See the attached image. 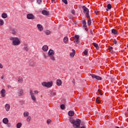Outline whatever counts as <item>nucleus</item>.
Instances as JSON below:
<instances>
[{"instance_id": "obj_24", "label": "nucleus", "mask_w": 128, "mask_h": 128, "mask_svg": "<svg viewBox=\"0 0 128 128\" xmlns=\"http://www.w3.org/2000/svg\"><path fill=\"white\" fill-rule=\"evenodd\" d=\"M64 44H68V38L67 36H65L64 38Z\"/></svg>"}, {"instance_id": "obj_29", "label": "nucleus", "mask_w": 128, "mask_h": 128, "mask_svg": "<svg viewBox=\"0 0 128 128\" xmlns=\"http://www.w3.org/2000/svg\"><path fill=\"white\" fill-rule=\"evenodd\" d=\"M48 57H50V59L52 60H53V62H54L56 60V57L52 55L51 56H48Z\"/></svg>"}, {"instance_id": "obj_55", "label": "nucleus", "mask_w": 128, "mask_h": 128, "mask_svg": "<svg viewBox=\"0 0 128 128\" xmlns=\"http://www.w3.org/2000/svg\"><path fill=\"white\" fill-rule=\"evenodd\" d=\"M52 0V2H54L55 0Z\"/></svg>"}, {"instance_id": "obj_18", "label": "nucleus", "mask_w": 128, "mask_h": 128, "mask_svg": "<svg viewBox=\"0 0 128 128\" xmlns=\"http://www.w3.org/2000/svg\"><path fill=\"white\" fill-rule=\"evenodd\" d=\"M5 108L6 112L10 111V106L8 104H6L5 105Z\"/></svg>"}, {"instance_id": "obj_23", "label": "nucleus", "mask_w": 128, "mask_h": 128, "mask_svg": "<svg viewBox=\"0 0 128 128\" xmlns=\"http://www.w3.org/2000/svg\"><path fill=\"white\" fill-rule=\"evenodd\" d=\"M68 114L69 116H74V112L72 110H70L69 111Z\"/></svg>"}, {"instance_id": "obj_45", "label": "nucleus", "mask_w": 128, "mask_h": 128, "mask_svg": "<svg viewBox=\"0 0 128 128\" xmlns=\"http://www.w3.org/2000/svg\"><path fill=\"white\" fill-rule=\"evenodd\" d=\"M90 34H94V32H93L92 30H90Z\"/></svg>"}, {"instance_id": "obj_33", "label": "nucleus", "mask_w": 128, "mask_h": 128, "mask_svg": "<svg viewBox=\"0 0 128 128\" xmlns=\"http://www.w3.org/2000/svg\"><path fill=\"white\" fill-rule=\"evenodd\" d=\"M50 30H46V36H50Z\"/></svg>"}, {"instance_id": "obj_49", "label": "nucleus", "mask_w": 128, "mask_h": 128, "mask_svg": "<svg viewBox=\"0 0 128 128\" xmlns=\"http://www.w3.org/2000/svg\"><path fill=\"white\" fill-rule=\"evenodd\" d=\"M4 68V66H2V64L0 63V68Z\"/></svg>"}, {"instance_id": "obj_5", "label": "nucleus", "mask_w": 128, "mask_h": 128, "mask_svg": "<svg viewBox=\"0 0 128 128\" xmlns=\"http://www.w3.org/2000/svg\"><path fill=\"white\" fill-rule=\"evenodd\" d=\"M82 8L84 10V14H86V17L88 19V18H90V14H88L90 11L88 10V8L86 7V6H82Z\"/></svg>"}, {"instance_id": "obj_19", "label": "nucleus", "mask_w": 128, "mask_h": 128, "mask_svg": "<svg viewBox=\"0 0 128 128\" xmlns=\"http://www.w3.org/2000/svg\"><path fill=\"white\" fill-rule=\"evenodd\" d=\"M42 14H44V16H50V12L46 10H43L42 11Z\"/></svg>"}, {"instance_id": "obj_27", "label": "nucleus", "mask_w": 128, "mask_h": 128, "mask_svg": "<svg viewBox=\"0 0 128 128\" xmlns=\"http://www.w3.org/2000/svg\"><path fill=\"white\" fill-rule=\"evenodd\" d=\"M112 32L114 34H118V30H116V29H112Z\"/></svg>"}, {"instance_id": "obj_50", "label": "nucleus", "mask_w": 128, "mask_h": 128, "mask_svg": "<svg viewBox=\"0 0 128 128\" xmlns=\"http://www.w3.org/2000/svg\"><path fill=\"white\" fill-rule=\"evenodd\" d=\"M37 2L38 4H40V2H42V0H37Z\"/></svg>"}, {"instance_id": "obj_9", "label": "nucleus", "mask_w": 128, "mask_h": 128, "mask_svg": "<svg viewBox=\"0 0 128 128\" xmlns=\"http://www.w3.org/2000/svg\"><path fill=\"white\" fill-rule=\"evenodd\" d=\"M90 76L92 78H96V80H102V77L96 76L94 74H90Z\"/></svg>"}, {"instance_id": "obj_46", "label": "nucleus", "mask_w": 128, "mask_h": 128, "mask_svg": "<svg viewBox=\"0 0 128 128\" xmlns=\"http://www.w3.org/2000/svg\"><path fill=\"white\" fill-rule=\"evenodd\" d=\"M113 42L114 44H118V42L116 40H114Z\"/></svg>"}, {"instance_id": "obj_32", "label": "nucleus", "mask_w": 128, "mask_h": 128, "mask_svg": "<svg viewBox=\"0 0 128 128\" xmlns=\"http://www.w3.org/2000/svg\"><path fill=\"white\" fill-rule=\"evenodd\" d=\"M92 44H93V46H95L96 48V50H98V44L96 42L92 43Z\"/></svg>"}, {"instance_id": "obj_6", "label": "nucleus", "mask_w": 128, "mask_h": 128, "mask_svg": "<svg viewBox=\"0 0 128 128\" xmlns=\"http://www.w3.org/2000/svg\"><path fill=\"white\" fill-rule=\"evenodd\" d=\"M22 50H24V52H28L30 50V46H28V44L26 42L23 43V47Z\"/></svg>"}, {"instance_id": "obj_41", "label": "nucleus", "mask_w": 128, "mask_h": 128, "mask_svg": "<svg viewBox=\"0 0 128 128\" xmlns=\"http://www.w3.org/2000/svg\"><path fill=\"white\" fill-rule=\"evenodd\" d=\"M62 2L65 4H68V0H62Z\"/></svg>"}, {"instance_id": "obj_54", "label": "nucleus", "mask_w": 128, "mask_h": 128, "mask_svg": "<svg viewBox=\"0 0 128 128\" xmlns=\"http://www.w3.org/2000/svg\"><path fill=\"white\" fill-rule=\"evenodd\" d=\"M72 82H73V84H74V82H75L74 80H73Z\"/></svg>"}, {"instance_id": "obj_51", "label": "nucleus", "mask_w": 128, "mask_h": 128, "mask_svg": "<svg viewBox=\"0 0 128 128\" xmlns=\"http://www.w3.org/2000/svg\"><path fill=\"white\" fill-rule=\"evenodd\" d=\"M81 126H84V122H82V124H81Z\"/></svg>"}, {"instance_id": "obj_56", "label": "nucleus", "mask_w": 128, "mask_h": 128, "mask_svg": "<svg viewBox=\"0 0 128 128\" xmlns=\"http://www.w3.org/2000/svg\"><path fill=\"white\" fill-rule=\"evenodd\" d=\"M8 128H10V125H8Z\"/></svg>"}, {"instance_id": "obj_28", "label": "nucleus", "mask_w": 128, "mask_h": 128, "mask_svg": "<svg viewBox=\"0 0 128 128\" xmlns=\"http://www.w3.org/2000/svg\"><path fill=\"white\" fill-rule=\"evenodd\" d=\"M2 18H8V14H6V13L2 14Z\"/></svg>"}, {"instance_id": "obj_52", "label": "nucleus", "mask_w": 128, "mask_h": 128, "mask_svg": "<svg viewBox=\"0 0 128 128\" xmlns=\"http://www.w3.org/2000/svg\"><path fill=\"white\" fill-rule=\"evenodd\" d=\"M98 11H95V13L96 14H98Z\"/></svg>"}, {"instance_id": "obj_44", "label": "nucleus", "mask_w": 128, "mask_h": 128, "mask_svg": "<svg viewBox=\"0 0 128 128\" xmlns=\"http://www.w3.org/2000/svg\"><path fill=\"white\" fill-rule=\"evenodd\" d=\"M50 122H52V120H47V124H50Z\"/></svg>"}, {"instance_id": "obj_38", "label": "nucleus", "mask_w": 128, "mask_h": 128, "mask_svg": "<svg viewBox=\"0 0 128 128\" xmlns=\"http://www.w3.org/2000/svg\"><path fill=\"white\" fill-rule=\"evenodd\" d=\"M30 120H31L30 116H28L26 118V122H30Z\"/></svg>"}, {"instance_id": "obj_25", "label": "nucleus", "mask_w": 128, "mask_h": 128, "mask_svg": "<svg viewBox=\"0 0 128 128\" xmlns=\"http://www.w3.org/2000/svg\"><path fill=\"white\" fill-rule=\"evenodd\" d=\"M72 52H71L70 54V56H71V58H74V54H76V50H74L72 49Z\"/></svg>"}, {"instance_id": "obj_47", "label": "nucleus", "mask_w": 128, "mask_h": 128, "mask_svg": "<svg viewBox=\"0 0 128 128\" xmlns=\"http://www.w3.org/2000/svg\"><path fill=\"white\" fill-rule=\"evenodd\" d=\"M96 102L98 104H100V100H98V98H96Z\"/></svg>"}, {"instance_id": "obj_11", "label": "nucleus", "mask_w": 128, "mask_h": 128, "mask_svg": "<svg viewBox=\"0 0 128 128\" xmlns=\"http://www.w3.org/2000/svg\"><path fill=\"white\" fill-rule=\"evenodd\" d=\"M26 18L28 20H35L36 16L32 14H28L26 16Z\"/></svg>"}, {"instance_id": "obj_48", "label": "nucleus", "mask_w": 128, "mask_h": 128, "mask_svg": "<svg viewBox=\"0 0 128 128\" xmlns=\"http://www.w3.org/2000/svg\"><path fill=\"white\" fill-rule=\"evenodd\" d=\"M72 14H76V11L74 10H72Z\"/></svg>"}, {"instance_id": "obj_2", "label": "nucleus", "mask_w": 128, "mask_h": 128, "mask_svg": "<svg viewBox=\"0 0 128 128\" xmlns=\"http://www.w3.org/2000/svg\"><path fill=\"white\" fill-rule=\"evenodd\" d=\"M10 40L12 42V44L14 46H18L20 44V40L18 37H10Z\"/></svg>"}, {"instance_id": "obj_21", "label": "nucleus", "mask_w": 128, "mask_h": 128, "mask_svg": "<svg viewBox=\"0 0 128 128\" xmlns=\"http://www.w3.org/2000/svg\"><path fill=\"white\" fill-rule=\"evenodd\" d=\"M2 122L4 123V124H8V119L6 118H4L2 120Z\"/></svg>"}, {"instance_id": "obj_12", "label": "nucleus", "mask_w": 128, "mask_h": 128, "mask_svg": "<svg viewBox=\"0 0 128 128\" xmlns=\"http://www.w3.org/2000/svg\"><path fill=\"white\" fill-rule=\"evenodd\" d=\"M78 40H80V36L76 35L74 36V42L75 44H78L80 42V41Z\"/></svg>"}, {"instance_id": "obj_35", "label": "nucleus", "mask_w": 128, "mask_h": 128, "mask_svg": "<svg viewBox=\"0 0 128 128\" xmlns=\"http://www.w3.org/2000/svg\"><path fill=\"white\" fill-rule=\"evenodd\" d=\"M88 18H90V20L88 21V26H90V24H92V20H90V17Z\"/></svg>"}, {"instance_id": "obj_31", "label": "nucleus", "mask_w": 128, "mask_h": 128, "mask_svg": "<svg viewBox=\"0 0 128 128\" xmlns=\"http://www.w3.org/2000/svg\"><path fill=\"white\" fill-rule=\"evenodd\" d=\"M29 115H30V113L28 112H24V117L28 116Z\"/></svg>"}, {"instance_id": "obj_16", "label": "nucleus", "mask_w": 128, "mask_h": 128, "mask_svg": "<svg viewBox=\"0 0 128 128\" xmlns=\"http://www.w3.org/2000/svg\"><path fill=\"white\" fill-rule=\"evenodd\" d=\"M42 50L44 52H48V46L46 45H44L42 48Z\"/></svg>"}, {"instance_id": "obj_37", "label": "nucleus", "mask_w": 128, "mask_h": 128, "mask_svg": "<svg viewBox=\"0 0 128 128\" xmlns=\"http://www.w3.org/2000/svg\"><path fill=\"white\" fill-rule=\"evenodd\" d=\"M108 50H110V52L112 54V46H109L108 47Z\"/></svg>"}, {"instance_id": "obj_34", "label": "nucleus", "mask_w": 128, "mask_h": 128, "mask_svg": "<svg viewBox=\"0 0 128 128\" xmlns=\"http://www.w3.org/2000/svg\"><path fill=\"white\" fill-rule=\"evenodd\" d=\"M60 108L61 110H64V108H66V106H64V104H62L60 105Z\"/></svg>"}, {"instance_id": "obj_43", "label": "nucleus", "mask_w": 128, "mask_h": 128, "mask_svg": "<svg viewBox=\"0 0 128 128\" xmlns=\"http://www.w3.org/2000/svg\"><path fill=\"white\" fill-rule=\"evenodd\" d=\"M84 54H85V56H87L88 55V50H85L84 52Z\"/></svg>"}, {"instance_id": "obj_22", "label": "nucleus", "mask_w": 128, "mask_h": 128, "mask_svg": "<svg viewBox=\"0 0 128 128\" xmlns=\"http://www.w3.org/2000/svg\"><path fill=\"white\" fill-rule=\"evenodd\" d=\"M50 96H54L56 94V92L54 90L50 91Z\"/></svg>"}, {"instance_id": "obj_26", "label": "nucleus", "mask_w": 128, "mask_h": 128, "mask_svg": "<svg viewBox=\"0 0 128 128\" xmlns=\"http://www.w3.org/2000/svg\"><path fill=\"white\" fill-rule=\"evenodd\" d=\"M18 82H19V84H22V82H24V79L22 78L20 76L18 77Z\"/></svg>"}, {"instance_id": "obj_36", "label": "nucleus", "mask_w": 128, "mask_h": 128, "mask_svg": "<svg viewBox=\"0 0 128 128\" xmlns=\"http://www.w3.org/2000/svg\"><path fill=\"white\" fill-rule=\"evenodd\" d=\"M4 20L0 19V26H4Z\"/></svg>"}, {"instance_id": "obj_40", "label": "nucleus", "mask_w": 128, "mask_h": 128, "mask_svg": "<svg viewBox=\"0 0 128 128\" xmlns=\"http://www.w3.org/2000/svg\"><path fill=\"white\" fill-rule=\"evenodd\" d=\"M107 8L108 10H110L112 8V5L110 4H108L107 5Z\"/></svg>"}, {"instance_id": "obj_42", "label": "nucleus", "mask_w": 128, "mask_h": 128, "mask_svg": "<svg viewBox=\"0 0 128 128\" xmlns=\"http://www.w3.org/2000/svg\"><path fill=\"white\" fill-rule=\"evenodd\" d=\"M98 92L100 94V96H102V90H100L98 89Z\"/></svg>"}, {"instance_id": "obj_17", "label": "nucleus", "mask_w": 128, "mask_h": 128, "mask_svg": "<svg viewBox=\"0 0 128 128\" xmlns=\"http://www.w3.org/2000/svg\"><path fill=\"white\" fill-rule=\"evenodd\" d=\"M82 24H83V27L84 28V30L87 31L88 30H86V20H84Z\"/></svg>"}, {"instance_id": "obj_4", "label": "nucleus", "mask_w": 128, "mask_h": 128, "mask_svg": "<svg viewBox=\"0 0 128 128\" xmlns=\"http://www.w3.org/2000/svg\"><path fill=\"white\" fill-rule=\"evenodd\" d=\"M9 32L10 34H13L14 36H16V34H18V30L12 27H10Z\"/></svg>"}, {"instance_id": "obj_39", "label": "nucleus", "mask_w": 128, "mask_h": 128, "mask_svg": "<svg viewBox=\"0 0 128 128\" xmlns=\"http://www.w3.org/2000/svg\"><path fill=\"white\" fill-rule=\"evenodd\" d=\"M43 56L44 58H48V54H43Z\"/></svg>"}, {"instance_id": "obj_14", "label": "nucleus", "mask_w": 128, "mask_h": 128, "mask_svg": "<svg viewBox=\"0 0 128 128\" xmlns=\"http://www.w3.org/2000/svg\"><path fill=\"white\" fill-rule=\"evenodd\" d=\"M54 51L52 49H50L48 52V56H54Z\"/></svg>"}, {"instance_id": "obj_1", "label": "nucleus", "mask_w": 128, "mask_h": 128, "mask_svg": "<svg viewBox=\"0 0 128 128\" xmlns=\"http://www.w3.org/2000/svg\"><path fill=\"white\" fill-rule=\"evenodd\" d=\"M70 122L72 124H73V128H86V126H82L80 128V120L76 119V120L72 118H70Z\"/></svg>"}, {"instance_id": "obj_20", "label": "nucleus", "mask_w": 128, "mask_h": 128, "mask_svg": "<svg viewBox=\"0 0 128 128\" xmlns=\"http://www.w3.org/2000/svg\"><path fill=\"white\" fill-rule=\"evenodd\" d=\"M62 80H60V79H58L56 80V84H57V86H62Z\"/></svg>"}, {"instance_id": "obj_13", "label": "nucleus", "mask_w": 128, "mask_h": 128, "mask_svg": "<svg viewBox=\"0 0 128 128\" xmlns=\"http://www.w3.org/2000/svg\"><path fill=\"white\" fill-rule=\"evenodd\" d=\"M0 94L2 98L6 97V90L4 89H2L0 91Z\"/></svg>"}, {"instance_id": "obj_7", "label": "nucleus", "mask_w": 128, "mask_h": 128, "mask_svg": "<svg viewBox=\"0 0 128 128\" xmlns=\"http://www.w3.org/2000/svg\"><path fill=\"white\" fill-rule=\"evenodd\" d=\"M42 84L43 86H45L46 88H52V82H43Z\"/></svg>"}, {"instance_id": "obj_15", "label": "nucleus", "mask_w": 128, "mask_h": 128, "mask_svg": "<svg viewBox=\"0 0 128 128\" xmlns=\"http://www.w3.org/2000/svg\"><path fill=\"white\" fill-rule=\"evenodd\" d=\"M37 28L40 32H42V30H44V26H42L40 24H38L37 25Z\"/></svg>"}, {"instance_id": "obj_3", "label": "nucleus", "mask_w": 128, "mask_h": 128, "mask_svg": "<svg viewBox=\"0 0 128 128\" xmlns=\"http://www.w3.org/2000/svg\"><path fill=\"white\" fill-rule=\"evenodd\" d=\"M38 94V91L36 90L34 91V93L32 92V90H30V96H31L32 100L34 101V102H36V98L34 96V94Z\"/></svg>"}, {"instance_id": "obj_10", "label": "nucleus", "mask_w": 128, "mask_h": 128, "mask_svg": "<svg viewBox=\"0 0 128 128\" xmlns=\"http://www.w3.org/2000/svg\"><path fill=\"white\" fill-rule=\"evenodd\" d=\"M29 66H32V68L36 66V62L34 60H30L29 62Z\"/></svg>"}, {"instance_id": "obj_53", "label": "nucleus", "mask_w": 128, "mask_h": 128, "mask_svg": "<svg viewBox=\"0 0 128 128\" xmlns=\"http://www.w3.org/2000/svg\"><path fill=\"white\" fill-rule=\"evenodd\" d=\"M1 78H2V80L4 78V76H2Z\"/></svg>"}, {"instance_id": "obj_8", "label": "nucleus", "mask_w": 128, "mask_h": 128, "mask_svg": "<svg viewBox=\"0 0 128 128\" xmlns=\"http://www.w3.org/2000/svg\"><path fill=\"white\" fill-rule=\"evenodd\" d=\"M17 94L18 96H24V90L22 88H19L17 92Z\"/></svg>"}, {"instance_id": "obj_57", "label": "nucleus", "mask_w": 128, "mask_h": 128, "mask_svg": "<svg viewBox=\"0 0 128 128\" xmlns=\"http://www.w3.org/2000/svg\"><path fill=\"white\" fill-rule=\"evenodd\" d=\"M106 10L108 11V10L106 9Z\"/></svg>"}, {"instance_id": "obj_30", "label": "nucleus", "mask_w": 128, "mask_h": 128, "mask_svg": "<svg viewBox=\"0 0 128 128\" xmlns=\"http://www.w3.org/2000/svg\"><path fill=\"white\" fill-rule=\"evenodd\" d=\"M22 126V122H18V124H17L16 127L17 128H21Z\"/></svg>"}]
</instances>
